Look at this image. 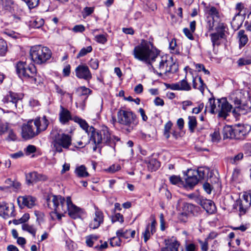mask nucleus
Wrapping results in <instances>:
<instances>
[{
    "mask_svg": "<svg viewBox=\"0 0 251 251\" xmlns=\"http://www.w3.org/2000/svg\"><path fill=\"white\" fill-rule=\"evenodd\" d=\"M159 53V50L153 44L145 40H142L141 43L136 46L133 50V55L135 59L149 65H151Z\"/></svg>",
    "mask_w": 251,
    "mask_h": 251,
    "instance_id": "f257e3e1",
    "label": "nucleus"
},
{
    "mask_svg": "<svg viewBox=\"0 0 251 251\" xmlns=\"http://www.w3.org/2000/svg\"><path fill=\"white\" fill-rule=\"evenodd\" d=\"M90 131L91 132L90 141L94 144L93 147V151H96L97 149H100V151L102 141H104L108 145L112 146L113 137L111 136L107 126H101L100 130H96L93 126H91ZM113 138L117 141L119 140L118 137L113 136Z\"/></svg>",
    "mask_w": 251,
    "mask_h": 251,
    "instance_id": "f03ea898",
    "label": "nucleus"
},
{
    "mask_svg": "<svg viewBox=\"0 0 251 251\" xmlns=\"http://www.w3.org/2000/svg\"><path fill=\"white\" fill-rule=\"evenodd\" d=\"M16 71L20 77L28 80L31 83L38 85L42 82V78L37 74L33 64L27 65L25 62H19L16 65Z\"/></svg>",
    "mask_w": 251,
    "mask_h": 251,
    "instance_id": "7ed1b4c3",
    "label": "nucleus"
},
{
    "mask_svg": "<svg viewBox=\"0 0 251 251\" xmlns=\"http://www.w3.org/2000/svg\"><path fill=\"white\" fill-rule=\"evenodd\" d=\"M210 108V112L212 114L218 113V116L223 119H226L230 112L232 106L227 101L226 99L215 100L210 98L205 107V111Z\"/></svg>",
    "mask_w": 251,
    "mask_h": 251,
    "instance_id": "20e7f679",
    "label": "nucleus"
},
{
    "mask_svg": "<svg viewBox=\"0 0 251 251\" xmlns=\"http://www.w3.org/2000/svg\"><path fill=\"white\" fill-rule=\"evenodd\" d=\"M117 122L128 132H131L139 124L136 115L130 110L120 109L117 112Z\"/></svg>",
    "mask_w": 251,
    "mask_h": 251,
    "instance_id": "39448f33",
    "label": "nucleus"
},
{
    "mask_svg": "<svg viewBox=\"0 0 251 251\" xmlns=\"http://www.w3.org/2000/svg\"><path fill=\"white\" fill-rule=\"evenodd\" d=\"M153 62H154V65H151L154 72L159 76L169 73H173L176 71V68L174 69L176 65L168 59L167 56H160L159 53Z\"/></svg>",
    "mask_w": 251,
    "mask_h": 251,
    "instance_id": "423d86ee",
    "label": "nucleus"
},
{
    "mask_svg": "<svg viewBox=\"0 0 251 251\" xmlns=\"http://www.w3.org/2000/svg\"><path fill=\"white\" fill-rule=\"evenodd\" d=\"M53 148L56 152H61L62 148L68 149L72 144V138L69 134L61 133L57 129H53L50 133Z\"/></svg>",
    "mask_w": 251,
    "mask_h": 251,
    "instance_id": "0eeeda50",
    "label": "nucleus"
},
{
    "mask_svg": "<svg viewBox=\"0 0 251 251\" xmlns=\"http://www.w3.org/2000/svg\"><path fill=\"white\" fill-rule=\"evenodd\" d=\"M51 50L46 47L41 45L32 47L30 50V56L33 62L41 65L47 62L51 56Z\"/></svg>",
    "mask_w": 251,
    "mask_h": 251,
    "instance_id": "6e6552de",
    "label": "nucleus"
},
{
    "mask_svg": "<svg viewBox=\"0 0 251 251\" xmlns=\"http://www.w3.org/2000/svg\"><path fill=\"white\" fill-rule=\"evenodd\" d=\"M63 199L61 202L62 206L58 208V211L65 213L68 212L69 216L73 219L79 217L80 209L73 203L71 198L68 197L65 200L63 197Z\"/></svg>",
    "mask_w": 251,
    "mask_h": 251,
    "instance_id": "1a4fd4ad",
    "label": "nucleus"
},
{
    "mask_svg": "<svg viewBox=\"0 0 251 251\" xmlns=\"http://www.w3.org/2000/svg\"><path fill=\"white\" fill-rule=\"evenodd\" d=\"M62 200H63V197L60 195H53L47 199L48 207L54 211L50 213L52 219L54 218V216H56L58 220H60L62 217L64 216V214L66 213L58 211V208L62 206L61 202H62L61 201Z\"/></svg>",
    "mask_w": 251,
    "mask_h": 251,
    "instance_id": "9d476101",
    "label": "nucleus"
},
{
    "mask_svg": "<svg viewBox=\"0 0 251 251\" xmlns=\"http://www.w3.org/2000/svg\"><path fill=\"white\" fill-rule=\"evenodd\" d=\"M225 27L224 24L220 23L215 27L216 32L210 34L211 41L213 47L215 46L220 45L221 40L225 38Z\"/></svg>",
    "mask_w": 251,
    "mask_h": 251,
    "instance_id": "9b49d317",
    "label": "nucleus"
},
{
    "mask_svg": "<svg viewBox=\"0 0 251 251\" xmlns=\"http://www.w3.org/2000/svg\"><path fill=\"white\" fill-rule=\"evenodd\" d=\"M21 100L22 97L20 95L9 92L8 94L4 97L2 101L4 103H10L13 107L18 108L21 110L20 106H22Z\"/></svg>",
    "mask_w": 251,
    "mask_h": 251,
    "instance_id": "f8f14e48",
    "label": "nucleus"
},
{
    "mask_svg": "<svg viewBox=\"0 0 251 251\" xmlns=\"http://www.w3.org/2000/svg\"><path fill=\"white\" fill-rule=\"evenodd\" d=\"M33 121H29L23 125L22 127V135L25 140L31 139L38 135L36 130H34Z\"/></svg>",
    "mask_w": 251,
    "mask_h": 251,
    "instance_id": "ddd939ff",
    "label": "nucleus"
},
{
    "mask_svg": "<svg viewBox=\"0 0 251 251\" xmlns=\"http://www.w3.org/2000/svg\"><path fill=\"white\" fill-rule=\"evenodd\" d=\"M95 210L93 219L89 224L90 228L93 229L98 228L104 221L103 212L96 206L95 207Z\"/></svg>",
    "mask_w": 251,
    "mask_h": 251,
    "instance_id": "4468645a",
    "label": "nucleus"
},
{
    "mask_svg": "<svg viewBox=\"0 0 251 251\" xmlns=\"http://www.w3.org/2000/svg\"><path fill=\"white\" fill-rule=\"evenodd\" d=\"M75 73L77 77L87 81H89L92 77L88 67L85 64L79 65L75 68Z\"/></svg>",
    "mask_w": 251,
    "mask_h": 251,
    "instance_id": "2eb2a0df",
    "label": "nucleus"
},
{
    "mask_svg": "<svg viewBox=\"0 0 251 251\" xmlns=\"http://www.w3.org/2000/svg\"><path fill=\"white\" fill-rule=\"evenodd\" d=\"M25 179L26 183L30 185L38 181H46L48 179V177L45 175L34 171L26 173L25 174Z\"/></svg>",
    "mask_w": 251,
    "mask_h": 251,
    "instance_id": "dca6fc26",
    "label": "nucleus"
},
{
    "mask_svg": "<svg viewBox=\"0 0 251 251\" xmlns=\"http://www.w3.org/2000/svg\"><path fill=\"white\" fill-rule=\"evenodd\" d=\"M165 246L161 249V251H183L182 248L179 249L180 243L175 238L165 240Z\"/></svg>",
    "mask_w": 251,
    "mask_h": 251,
    "instance_id": "f3484780",
    "label": "nucleus"
},
{
    "mask_svg": "<svg viewBox=\"0 0 251 251\" xmlns=\"http://www.w3.org/2000/svg\"><path fill=\"white\" fill-rule=\"evenodd\" d=\"M251 130V126L249 125L238 124L234 126V134L236 139H242Z\"/></svg>",
    "mask_w": 251,
    "mask_h": 251,
    "instance_id": "a211bd4d",
    "label": "nucleus"
},
{
    "mask_svg": "<svg viewBox=\"0 0 251 251\" xmlns=\"http://www.w3.org/2000/svg\"><path fill=\"white\" fill-rule=\"evenodd\" d=\"M35 198L29 195L19 196L17 198L18 203L21 208L27 207L31 208L35 205Z\"/></svg>",
    "mask_w": 251,
    "mask_h": 251,
    "instance_id": "6ab92c4d",
    "label": "nucleus"
},
{
    "mask_svg": "<svg viewBox=\"0 0 251 251\" xmlns=\"http://www.w3.org/2000/svg\"><path fill=\"white\" fill-rule=\"evenodd\" d=\"M167 88L172 90L189 91L191 90L190 84L187 81L186 77L176 83L168 84Z\"/></svg>",
    "mask_w": 251,
    "mask_h": 251,
    "instance_id": "aec40b11",
    "label": "nucleus"
},
{
    "mask_svg": "<svg viewBox=\"0 0 251 251\" xmlns=\"http://www.w3.org/2000/svg\"><path fill=\"white\" fill-rule=\"evenodd\" d=\"M33 125L36 127V130L38 134L40 132L45 131L48 127L49 122L46 116L42 118H37L35 119Z\"/></svg>",
    "mask_w": 251,
    "mask_h": 251,
    "instance_id": "412c9836",
    "label": "nucleus"
},
{
    "mask_svg": "<svg viewBox=\"0 0 251 251\" xmlns=\"http://www.w3.org/2000/svg\"><path fill=\"white\" fill-rule=\"evenodd\" d=\"M198 203L208 213L213 214L216 211V208L215 204L211 200L200 198Z\"/></svg>",
    "mask_w": 251,
    "mask_h": 251,
    "instance_id": "4be33fe9",
    "label": "nucleus"
},
{
    "mask_svg": "<svg viewBox=\"0 0 251 251\" xmlns=\"http://www.w3.org/2000/svg\"><path fill=\"white\" fill-rule=\"evenodd\" d=\"M71 112L66 108L60 106V110L59 113L60 122L63 125L68 124L70 120H72Z\"/></svg>",
    "mask_w": 251,
    "mask_h": 251,
    "instance_id": "5701e85b",
    "label": "nucleus"
},
{
    "mask_svg": "<svg viewBox=\"0 0 251 251\" xmlns=\"http://www.w3.org/2000/svg\"><path fill=\"white\" fill-rule=\"evenodd\" d=\"M0 213L8 217H14V206L13 205L10 206L4 202H0Z\"/></svg>",
    "mask_w": 251,
    "mask_h": 251,
    "instance_id": "b1692460",
    "label": "nucleus"
},
{
    "mask_svg": "<svg viewBox=\"0 0 251 251\" xmlns=\"http://www.w3.org/2000/svg\"><path fill=\"white\" fill-rule=\"evenodd\" d=\"M156 223L155 220H153L151 225L149 224L147 226L145 231L143 233L144 240L145 242H147L150 238L151 235L153 234L155 231V226Z\"/></svg>",
    "mask_w": 251,
    "mask_h": 251,
    "instance_id": "393cba45",
    "label": "nucleus"
},
{
    "mask_svg": "<svg viewBox=\"0 0 251 251\" xmlns=\"http://www.w3.org/2000/svg\"><path fill=\"white\" fill-rule=\"evenodd\" d=\"M244 7V6L242 3H238L236 5V9L238 12L235 14L231 22V24L234 28L238 29L242 25L243 20H239L238 23H236V20L237 18L240 16V13Z\"/></svg>",
    "mask_w": 251,
    "mask_h": 251,
    "instance_id": "a878e982",
    "label": "nucleus"
},
{
    "mask_svg": "<svg viewBox=\"0 0 251 251\" xmlns=\"http://www.w3.org/2000/svg\"><path fill=\"white\" fill-rule=\"evenodd\" d=\"M181 208L183 211L182 215L185 217L190 214H194L195 212L197 211V207L196 206L187 202H183Z\"/></svg>",
    "mask_w": 251,
    "mask_h": 251,
    "instance_id": "bb28decb",
    "label": "nucleus"
},
{
    "mask_svg": "<svg viewBox=\"0 0 251 251\" xmlns=\"http://www.w3.org/2000/svg\"><path fill=\"white\" fill-rule=\"evenodd\" d=\"M223 135L224 139H235L234 134V127L233 128L229 126H226L223 129Z\"/></svg>",
    "mask_w": 251,
    "mask_h": 251,
    "instance_id": "cd10ccee",
    "label": "nucleus"
},
{
    "mask_svg": "<svg viewBox=\"0 0 251 251\" xmlns=\"http://www.w3.org/2000/svg\"><path fill=\"white\" fill-rule=\"evenodd\" d=\"M191 173L192 175H188L187 178H185L186 186L190 188L193 187L199 181V178L193 174V171H191L188 173Z\"/></svg>",
    "mask_w": 251,
    "mask_h": 251,
    "instance_id": "c85d7f7f",
    "label": "nucleus"
},
{
    "mask_svg": "<svg viewBox=\"0 0 251 251\" xmlns=\"http://www.w3.org/2000/svg\"><path fill=\"white\" fill-rule=\"evenodd\" d=\"M193 87L194 89H198L201 93H203L205 84L201 77H195L193 79Z\"/></svg>",
    "mask_w": 251,
    "mask_h": 251,
    "instance_id": "c756f323",
    "label": "nucleus"
},
{
    "mask_svg": "<svg viewBox=\"0 0 251 251\" xmlns=\"http://www.w3.org/2000/svg\"><path fill=\"white\" fill-rule=\"evenodd\" d=\"M72 120L75 122L77 123L79 126L87 133H91L90 131V128L91 126H89L86 121L82 119L77 116H75L73 118Z\"/></svg>",
    "mask_w": 251,
    "mask_h": 251,
    "instance_id": "7c9ffc66",
    "label": "nucleus"
},
{
    "mask_svg": "<svg viewBox=\"0 0 251 251\" xmlns=\"http://www.w3.org/2000/svg\"><path fill=\"white\" fill-rule=\"evenodd\" d=\"M194 175H195L199 180L204 179L207 176L209 170L207 168H199L197 170H193Z\"/></svg>",
    "mask_w": 251,
    "mask_h": 251,
    "instance_id": "2f4dec72",
    "label": "nucleus"
},
{
    "mask_svg": "<svg viewBox=\"0 0 251 251\" xmlns=\"http://www.w3.org/2000/svg\"><path fill=\"white\" fill-rule=\"evenodd\" d=\"M75 173L79 177H86L89 176L87 168L83 165L76 167L75 170Z\"/></svg>",
    "mask_w": 251,
    "mask_h": 251,
    "instance_id": "473e14b6",
    "label": "nucleus"
},
{
    "mask_svg": "<svg viewBox=\"0 0 251 251\" xmlns=\"http://www.w3.org/2000/svg\"><path fill=\"white\" fill-rule=\"evenodd\" d=\"M205 12L207 17H212L214 19H219V13L217 9L214 6L206 7L205 9Z\"/></svg>",
    "mask_w": 251,
    "mask_h": 251,
    "instance_id": "72a5a7b5",
    "label": "nucleus"
},
{
    "mask_svg": "<svg viewBox=\"0 0 251 251\" xmlns=\"http://www.w3.org/2000/svg\"><path fill=\"white\" fill-rule=\"evenodd\" d=\"M22 228L24 231H26L31 234L35 238L37 231V228L35 226L30 225L28 224H24L22 225Z\"/></svg>",
    "mask_w": 251,
    "mask_h": 251,
    "instance_id": "f704fd0d",
    "label": "nucleus"
},
{
    "mask_svg": "<svg viewBox=\"0 0 251 251\" xmlns=\"http://www.w3.org/2000/svg\"><path fill=\"white\" fill-rule=\"evenodd\" d=\"M218 19H214L212 18V17H207L206 18V27L209 30H213V28L217 25H218L219 24Z\"/></svg>",
    "mask_w": 251,
    "mask_h": 251,
    "instance_id": "c9c22d12",
    "label": "nucleus"
},
{
    "mask_svg": "<svg viewBox=\"0 0 251 251\" xmlns=\"http://www.w3.org/2000/svg\"><path fill=\"white\" fill-rule=\"evenodd\" d=\"M188 125L191 133H193L197 125V121L196 117L189 116L188 118Z\"/></svg>",
    "mask_w": 251,
    "mask_h": 251,
    "instance_id": "e433bc0d",
    "label": "nucleus"
},
{
    "mask_svg": "<svg viewBox=\"0 0 251 251\" xmlns=\"http://www.w3.org/2000/svg\"><path fill=\"white\" fill-rule=\"evenodd\" d=\"M243 110H239V109H234L232 113L235 117H237L240 115H244L250 109V106L247 104H243Z\"/></svg>",
    "mask_w": 251,
    "mask_h": 251,
    "instance_id": "4c0bfd02",
    "label": "nucleus"
},
{
    "mask_svg": "<svg viewBox=\"0 0 251 251\" xmlns=\"http://www.w3.org/2000/svg\"><path fill=\"white\" fill-rule=\"evenodd\" d=\"M160 167V162L155 159H151L150 160L148 168L151 171H155Z\"/></svg>",
    "mask_w": 251,
    "mask_h": 251,
    "instance_id": "58836bf2",
    "label": "nucleus"
},
{
    "mask_svg": "<svg viewBox=\"0 0 251 251\" xmlns=\"http://www.w3.org/2000/svg\"><path fill=\"white\" fill-rule=\"evenodd\" d=\"M238 37L239 38L240 47L244 46L248 41V38L246 35L245 34L244 30H240L238 32Z\"/></svg>",
    "mask_w": 251,
    "mask_h": 251,
    "instance_id": "ea45409f",
    "label": "nucleus"
},
{
    "mask_svg": "<svg viewBox=\"0 0 251 251\" xmlns=\"http://www.w3.org/2000/svg\"><path fill=\"white\" fill-rule=\"evenodd\" d=\"M169 180L171 184L180 186L183 184V181L179 176L173 175L170 176Z\"/></svg>",
    "mask_w": 251,
    "mask_h": 251,
    "instance_id": "a19ab883",
    "label": "nucleus"
},
{
    "mask_svg": "<svg viewBox=\"0 0 251 251\" xmlns=\"http://www.w3.org/2000/svg\"><path fill=\"white\" fill-rule=\"evenodd\" d=\"M29 219V215L28 213L24 214L23 216L18 219H14L13 220V223L15 225H19L21 224H26V222Z\"/></svg>",
    "mask_w": 251,
    "mask_h": 251,
    "instance_id": "79ce46f5",
    "label": "nucleus"
},
{
    "mask_svg": "<svg viewBox=\"0 0 251 251\" xmlns=\"http://www.w3.org/2000/svg\"><path fill=\"white\" fill-rule=\"evenodd\" d=\"M99 237L95 235H90L86 237V244L89 247H92L95 241H97Z\"/></svg>",
    "mask_w": 251,
    "mask_h": 251,
    "instance_id": "37998d69",
    "label": "nucleus"
},
{
    "mask_svg": "<svg viewBox=\"0 0 251 251\" xmlns=\"http://www.w3.org/2000/svg\"><path fill=\"white\" fill-rule=\"evenodd\" d=\"M130 229H120L116 231V235L119 237H123L126 239L130 238L129 236Z\"/></svg>",
    "mask_w": 251,
    "mask_h": 251,
    "instance_id": "c03bdc74",
    "label": "nucleus"
},
{
    "mask_svg": "<svg viewBox=\"0 0 251 251\" xmlns=\"http://www.w3.org/2000/svg\"><path fill=\"white\" fill-rule=\"evenodd\" d=\"M44 24V21L42 18H37L31 22V26L35 28H39Z\"/></svg>",
    "mask_w": 251,
    "mask_h": 251,
    "instance_id": "a18cd8bd",
    "label": "nucleus"
},
{
    "mask_svg": "<svg viewBox=\"0 0 251 251\" xmlns=\"http://www.w3.org/2000/svg\"><path fill=\"white\" fill-rule=\"evenodd\" d=\"M92 51V47L90 46L86 48H83L79 51V53L77 54L76 57L77 58L84 56L87 53L91 52Z\"/></svg>",
    "mask_w": 251,
    "mask_h": 251,
    "instance_id": "49530a36",
    "label": "nucleus"
},
{
    "mask_svg": "<svg viewBox=\"0 0 251 251\" xmlns=\"http://www.w3.org/2000/svg\"><path fill=\"white\" fill-rule=\"evenodd\" d=\"M121 237L117 236L113 237L110 239V244L112 247H119L121 245Z\"/></svg>",
    "mask_w": 251,
    "mask_h": 251,
    "instance_id": "de8ad7c7",
    "label": "nucleus"
},
{
    "mask_svg": "<svg viewBox=\"0 0 251 251\" xmlns=\"http://www.w3.org/2000/svg\"><path fill=\"white\" fill-rule=\"evenodd\" d=\"M7 44L6 42L2 39H0V55H4L7 51Z\"/></svg>",
    "mask_w": 251,
    "mask_h": 251,
    "instance_id": "09e8293b",
    "label": "nucleus"
},
{
    "mask_svg": "<svg viewBox=\"0 0 251 251\" xmlns=\"http://www.w3.org/2000/svg\"><path fill=\"white\" fill-rule=\"evenodd\" d=\"M94 7H85L84 8L82 11V16L84 18H85L87 16H90L94 11Z\"/></svg>",
    "mask_w": 251,
    "mask_h": 251,
    "instance_id": "8fccbe9b",
    "label": "nucleus"
},
{
    "mask_svg": "<svg viewBox=\"0 0 251 251\" xmlns=\"http://www.w3.org/2000/svg\"><path fill=\"white\" fill-rule=\"evenodd\" d=\"M211 140L213 143H217L221 139L220 133L218 131H215L210 134Z\"/></svg>",
    "mask_w": 251,
    "mask_h": 251,
    "instance_id": "3c124183",
    "label": "nucleus"
},
{
    "mask_svg": "<svg viewBox=\"0 0 251 251\" xmlns=\"http://www.w3.org/2000/svg\"><path fill=\"white\" fill-rule=\"evenodd\" d=\"M243 199V201L241 202L245 203V206L250 207L251 205V195L250 194H244Z\"/></svg>",
    "mask_w": 251,
    "mask_h": 251,
    "instance_id": "603ef678",
    "label": "nucleus"
},
{
    "mask_svg": "<svg viewBox=\"0 0 251 251\" xmlns=\"http://www.w3.org/2000/svg\"><path fill=\"white\" fill-rule=\"evenodd\" d=\"M121 167L119 164H113L105 170L107 172L114 173L121 169Z\"/></svg>",
    "mask_w": 251,
    "mask_h": 251,
    "instance_id": "864d4df0",
    "label": "nucleus"
},
{
    "mask_svg": "<svg viewBox=\"0 0 251 251\" xmlns=\"http://www.w3.org/2000/svg\"><path fill=\"white\" fill-rule=\"evenodd\" d=\"M29 9L33 8L38 6L39 0H24Z\"/></svg>",
    "mask_w": 251,
    "mask_h": 251,
    "instance_id": "5fc2aeb1",
    "label": "nucleus"
},
{
    "mask_svg": "<svg viewBox=\"0 0 251 251\" xmlns=\"http://www.w3.org/2000/svg\"><path fill=\"white\" fill-rule=\"evenodd\" d=\"M238 66L249 65L251 64V58H241L237 61Z\"/></svg>",
    "mask_w": 251,
    "mask_h": 251,
    "instance_id": "6e6d98bb",
    "label": "nucleus"
},
{
    "mask_svg": "<svg viewBox=\"0 0 251 251\" xmlns=\"http://www.w3.org/2000/svg\"><path fill=\"white\" fill-rule=\"evenodd\" d=\"M124 217L123 215L119 213H115V215L113 216L112 219V222L113 223L116 222H119L121 223H123L124 222Z\"/></svg>",
    "mask_w": 251,
    "mask_h": 251,
    "instance_id": "4d7b16f0",
    "label": "nucleus"
},
{
    "mask_svg": "<svg viewBox=\"0 0 251 251\" xmlns=\"http://www.w3.org/2000/svg\"><path fill=\"white\" fill-rule=\"evenodd\" d=\"M8 133V136L6 138V140L8 141H15L17 139L16 135L13 131L10 129H8L7 132Z\"/></svg>",
    "mask_w": 251,
    "mask_h": 251,
    "instance_id": "13d9d810",
    "label": "nucleus"
},
{
    "mask_svg": "<svg viewBox=\"0 0 251 251\" xmlns=\"http://www.w3.org/2000/svg\"><path fill=\"white\" fill-rule=\"evenodd\" d=\"M96 41L101 44H104L107 41L105 36L103 34H100L95 36Z\"/></svg>",
    "mask_w": 251,
    "mask_h": 251,
    "instance_id": "bf43d9fd",
    "label": "nucleus"
},
{
    "mask_svg": "<svg viewBox=\"0 0 251 251\" xmlns=\"http://www.w3.org/2000/svg\"><path fill=\"white\" fill-rule=\"evenodd\" d=\"M89 65L92 69L97 70L99 67V61L97 59H91Z\"/></svg>",
    "mask_w": 251,
    "mask_h": 251,
    "instance_id": "052dcab7",
    "label": "nucleus"
},
{
    "mask_svg": "<svg viewBox=\"0 0 251 251\" xmlns=\"http://www.w3.org/2000/svg\"><path fill=\"white\" fill-rule=\"evenodd\" d=\"M185 248L186 251H197V246L194 243L186 244Z\"/></svg>",
    "mask_w": 251,
    "mask_h": 251,
    "instance_id": "680f3d73",
    "label": "nucleus"
},
{
    "mask_svg": "<svg viewBox=\"0 0 251 251\" xmlns=\"http://www.w3.org/2000/svg\"><path fill=\"white\" fill-rule=\"evenodd\" d=\"M36 150V147L34 146L29 145L25 149V153L26 155H29L31 153L35 152Z\"/></svg>",
    "mask_w": 251,
    "mask_h": 251,
    "instance_id": "e2e57ef3",
    "label": "nucleus"
},
{
    "mask_svg": "<svg viewBox=\"0 0 251 251\" xmlns=\"http://www.w3.org/2000/svg\"><path fill=\"white\" fill-rule=\"evenodd\" d=\"M85 29L84 25H76L72 29V30L75 32H82Z\"/></svg>",
    "mask_w": 251,
    "mask_h": 251,
    "instance_id": "0e129e2a",
    "label": "nucleus"
},
{
    "mask_svg": "<svg viewBox=\"0 0 251 251\" xmlns=\"http://www.w3.org/2000/svg\"><path fill=\"white\" fill-rule=\"evenodd\" d=\"M183 31L184 34L185 35V36L189 39L191 40L194 39V37H193V35L192 34V33L193 32H192V31L191 30L187 28H184L183 29Z\"/></svg>",
    "mask_w": 251,
    "mask_h": 251,
    "instance_id": "69168bd1",
    "label": "nucleus"
},
{
    "mask_svg": "<svg viewBox=\"0 0 251 251\" xmlns=\"http://www.w3.org/2000/svg\"><path fill=\"white\" fill-rule=\"evenodd\" d=\"M199 243L201 245V250L202 251H207L208 249V241L207 239H205L204 242L200 241Z\"/></svg>",
    "mask_w": 251,
    "mask_h": 251,
    "instance_id": "338daca9",
    "label": "nucleus"
},
{
    "mask_svg": "<svg viewBox=\"0 0 251 251\" xmlns=\"http://www.w3.org/2000/svg\"><path fill=\"white\" fill-rule=\"evenodd\" d=\"M243 158V154L242 153H239L233 158H231L230 162L232 164L236 163V161L241 160Z\"/></svg>",
    "mask_w": 251,
    "mask_h": 251,
    "instance_id": "774afa93",
    "label": "nucleus"
}]
</instances>
